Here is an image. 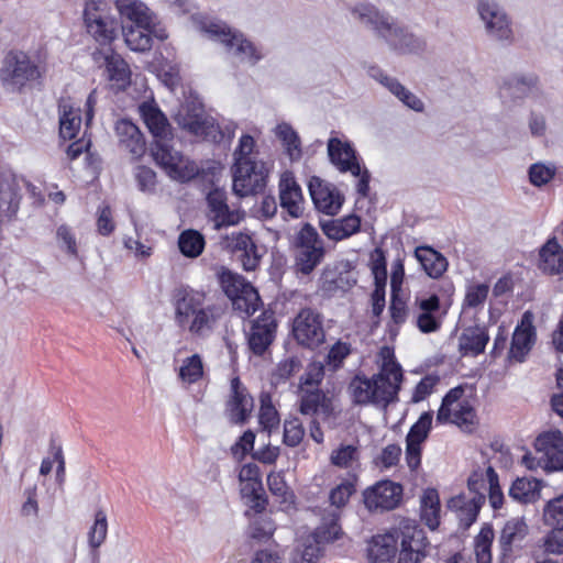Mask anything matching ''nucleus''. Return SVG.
<instances>
[{
	"label": "nucleus",
	"instance_id": "nucleus-30",
	"mask_svg": "<svg viewBox=\"0 0 563 563\" xmlns=\"http://www.w3.org/2000/svg\"><path fill=\"white\" fill-rule=\"evenodd\" d=\"M115 8L123 22H131L130 26H153L155 15L141 0H117Z\"/></svg>",
	"mask_w": 563,
	"mask_h": 563
},
{
	"label": "nucleus",
	"instance_id": "nucleus-24",
	"mask_svg": "<svg viewBox=\"0 0 563 563\" xmlns=\"http://www.w3.org/2000/svg\"><path fill=\"white\" fill-rule=\"evenodd\" d=\"M534 341L536 328L533 325V314L531 311H526L512 334L510 345L511 356L522 362L525 356L532 349Z\"/></svg>",
	"mask_w": 563,
	"mask_h": 563
},
{
	"label": "nucleus",
	"instance_id": "nucleus-58",
	"mask_svg": "<svg viewBox=\"0 0 563 563\" xmlns=\"http://www.w3.org/2000/svg\"><path fill=\"white\" fill-rule=\"evenodd\" d=\"M358 457V451L355 445L341 444L338 449L333 450L330 456V461L334 466L346 468L353 461Z\"/></svg>",
	"mask_w": 563,
	"mask_h": 563
},
{
	"label": "nucleus",
	"instance_id": "nucleus-56",
	"mask_svg": "<svg viewBox=\"0 0 563 563\" xmlns=\"http://www.w3.org/2000/svg\"><path fill=\"white\" fill-rule=\"evenodd\" d=\"M305 435V428L299 418L294 417L284 423V443L295 448L300 444Z\"/></svg>",
	"mask_w": 563,
	"mask_h": 563
},
{
	"label": "nucleus",
	"instance_id": "nucleus-47",
	"mask_svg": "<svg viewBox=\"0 0 563 563\" xmlns=\"http://www.w3.org/2000/svg\"><path fill=\"white\" fill-rule=\"evenodd\" d=\"M275 531V525L267 515H258L254 517L249 526L247 534L251 539L258 542L267 541Z\"/></svg>",
	"mask_w": 563,
	"mask_h": 563
},
{
	"label": "nucleus",
	"instance_id": "nucleus-4",
	"mask_svg": "<svg viewBox=\"0 0 563 563\" xmlns=\"http://www.w3.org/2000/svg\"><path fill=\"white\" fill-rule=\"evenodd\" d=\"M203 31L212 40L222 43L229 52L242 62L256 65L264 57L262 52L241 32L231 30L223 22H209L203 25Z\"/></svg>",
	"mask_w": 563,
	"mask_h": 563
},
{
	"label": "nucleus",
	"instance_id": "nucleus-27",
	"mask_svg": "<svg viewBox=\"0 0 563 563\" xmlns=\"http://www.w3.org/2000/svg\"><path fill=\"white\" fill-rule=\"evenodd\" d=\"M485 499V495H476L467 498L465 495L461 494L452 497L448 501V508L456 514L460 528L467 530L477 520Z\"/></svg>",
	"mask_w": 563,
	"mask_h": 563
},
{
	"label": "nucleus",
	"instance_id": "nucleus-14",
	"mask_svg": "<svg viewBox=\"0 0 563 563\" xmlns=\"http://www.w3.org/2000/svg\"><path fill=\"white\" fill-rule=\"evenodd\" d=\"M206 205L207 216L216 230L236 225L244 218V212L230 208L224 188L212 187L206 194Z\"/></svg>",
	"mask_w": 563,
	"mask_h": 563
},
{
	"label": "nucleus",
	"instance_id": "nucleus-1",
	"mask_svg": "<svg viewBox=\"0 0 563 563\" xmlns=\"http://www.w3.org/2000/svg\"><path fill=\"white\" fill-rule=\"evenodd\" d=\"M140 112L153 136L151 153L155 163L174 180L181 183L191 180L198 174V168L194 162L185 158L181 152L175 148L172 128L165 114L148 102L140 106Z\"/></svg>",
	"mask_w": 563,
	"mask_h": 563
},
{
	"label": "nucleus",
	"instance_id": "nucleus-53",
	"mask_svg": "<svg viewBox=\"0 0 563 563\" xmlns=\"http://www.w3.org/2000/svg\"><path fill=\"white\" fill-rule=\"evenodd\" d=\"M367 75L384 86L396 98L400 96L405 86L395 77L388 76L380 67L372 65L367 68Z\"/></svg>",
	"mask_w": 563,
	"mask_h": 563
},
{
	"label": "nucleus",
	"instance_id": "nucleus-42",
	"mask_svg": "<svg viewBox=\"0 0 563 563\" xmlns=\"http://www.w3.org/2000/svg\"><path fill=\"white\" fill-rule=\"evenodd\" d=\"M205 245V236L197 230L188 229L179 234L178 247L186 257H198L203 252Z\"/></svg>",
	"mask_w": 563,
	"mask_h": 563
},
{
	"label": "nucleus",
	"instance_id": "nucleus-48",
	"mask_svg": "<svg viewBox=\"0 0 563 563\" xmlns=\"http://www.w3.org/2000/svg\"><path fill=\"white\" fill-rule=\"evenodd\" d=\"M432 412L426 411L420 415L419 419L411 426L406 435V442L422 444L429 435L432 424Z\"/></svg>",
	"mask_w": 563,
	"mask_h": 563
},
{
	"label": "nucleus",
	"instance_id": "nucleus-52",
	"mask_svg": "<svg viewBox=\"0 0 563 563\" xmlns=\"http://www.w3.org/2000/svg\"><path fill=\"white\" fill-rule=\"evenodd\" d=\"M300 367L301 362L298 357L292 356L282 361L272 374V385L276 387L279 384L286 383V380L289 379L296 372H298Z\"/></svg>",
	"mask_w": 563,
	"mask_h": 563
},
{
	"label": "nucleus",
	"instance_id": "nucleus-22",
	"mask_svg": "<svg viewBox=\"0 0 563 563\" xmlns=\"http://www.w3.org/2000/svg\"><path fill=\"white\" fill-rule=\"evenodd\" d=\"M115 135L118 137L119 147L131 154L133 159H137L145 153L146 144L145 139L137 128L130 119H120L117 121Z\"/></svg>",
	"mask_w": 563,
	"mask_h": 563
},
{
	"label": "nucleus",
	"instance_id": "nucleus-19",
	"mask_svg": "<svg viewBox=\"0 0 563 563\" xmlns=\"http://www.w3.org/2000/svg\"><path fill=\"white\" fill-rule=\"evenodd\" d=\"M174 305L175 321L181 328H186L207 307L203 294L187 288L177 289Z\"/></svg>",
	"mask_w": 563,
	"mask_h": 563
},
{
	"label": "nucleus",
	"instance_id": "nucleus-60",
	"mask_svg": "<svg viewBox=\"0 0 563 563\" xmlns=\"http://www.w3.org/2000/svg\"><path fill=\"white\" fill-rule=\"evenodd\" d=\"M451 422L464 430L471 431L476 422V412L467 401H464L453 412Z\"/></svg>",
	"mask_w": 563,
	"mask_h": 563
},
{
	"label": "nucleus",
	"instance_id": "nucleus-34",
	"mask_svg": "<svg viewBox=\"0 0 563 563\" xmlns=\"http://www.w3.org/2000/svg\"><path fill=\"white\" fill-rule=\"evenodd\" d=\"M415 256L426 274L431 278H440L448 268L446 258L431 246H418Z\"/></svg>",
	"mask_w": 563,
	"mask_h": 563
},
{
	"label": "nucleus",
	"instance_id": "nucleus-6",
	"mask_svg": "<svg viewBox=\"0 0 563 563\" xmlns=\"http://www.w3.org/2000/svg\"><path fill=\"white\" fill-rule=\"evenodd\" d=\"M357 12L361 22L369 27L378 38H382L391 51L396 52V45L404 42L408 26L374 5H364Z\"/></svg>",
	"mask_w": 563,
	"mask_h": 563
},
{
	"label": "nucleus",
	"instance_id": "nucleus-18",
	"mask_svg": "<svg viewBox=\"0 0 563 563\" xmlns=\"http://www.w3.org/2000/svg\"><path fill=\"white\" fill-rule=\"evenodd\" d=\"M298 411L312 419L328 421L335 416L333 400L321 388H301L299 390Z\"/></svg>",
	"mask_w": 563,
	"mask_h": 563
},
{
	"label": "nucleus",
	"instance_id": "nucleus-21",
	"mask_svg": "<svg viewBox=\"0 0 563 563\" xmlns=\"http://www.w3.org/2000/svg\"><path fill=\"white\" fill-rule=\"evenodd\" d=\"M308 189L317 210L329 216H333L340 210L343 199L335 188H331L321 178L311 177Z\"/></svg>",
	"mask_w": 563,
	"mask_h": 563
},
{
	"label": "nucleus",
	"instance_id": "nucleus-64",
	"mask_svg": "<svg viewBox=\"0 0 563 563\" xmlns=\"http://www.w3.org/2000/svg\"><path fill=\"white\" fill-rule=\"evenodd\" d=\"M134 177L137 188L146 194H153L156 188V173L147 167L140 165L135 168Z\"/></svg>",
	"mask_w": 563,
	"mask_h": 563
},
{
	"label": "nucleus",
	"instance_id": "nucleus-20",
	"mask_svg": "<svg viewBox=\"0 0 563 563\" xmlns=\"http://www.w3.org/2000/svg\"><path fill=\"white\" fill-rule=\"evenodd\" d=\"M279 206L283 212L292 219L303 216V196L301 187L291 174H284L279 180Z\"/></svg>",
	"mask_w": 563,
	"mask_h": 563
},
{
	"label": "nucleus",
	"instance_id": "nucleus-26",
	"mask_svg": "<svg viewBox=\"0 0 563 563\" xmlns=\"http://www.w3.org/2000/svg\"><path fill=\"white\" fill-rule=\"evenodd\" d=\"M328 155L330 162L341 172H350L352 175L360 174V162L357 153L349 142H342L338 137L328 141Z\"/></svg>",
	"mask_w": 563,
	"mask_h": 563
},
{
	"label": "nucleus",
	"instance_id": "nucleus-41",
	"mask_svg": "<svg viewBox=\"0 0 563 563\" xmlns=\"http://www.w3.org/2000/svg\"><path fill=\"white\" fill-rule=\"evenodd\" d=\"M421 520L430 530H435L440 525V499L433 488L427 489L421 497Z\"/></svg>",
	"mask_w": 563,
	"mask_h": 563
},
{
	"label": "nucleus",
	"instance_id": "nucleus-9",
	"mask_svg": "<svg viewBox=\"0 0 563 563\" xmlns=\"http://www.w3.org/2000/svg\"><path fill=\"white\" fill-rule=\"evenodd\" d=\"M177 123L191 134L220 143L224 134L216 120L206 114L200 102H187L176 115Z\"/></svg>",
	"mask_w": 563,
	"mask_h": 563
},
{
	"label": "nucleus",
	"instance_id": "nucleus-36",
	"mask_svg": "<svg viewBox=\"0 0 563 563\" xmlns=\"http://www.w3.org/2000/svg\"><path fill=\"white\" fill-rule=\"evenodd\" d=\"M536 85L534 77L514 76L504 80L499 88V96L504 103L525 98Z\"/></svg>",
	"mask_w": 563,
	"mask_h": 563
},
{
	"label": "nucleus",
	"instance_id": "nucleus-55",
	"mask_svg": "<svg viewBox=\"0 0 563 563\" xmlns=\"http://www.w3.org/2000/svg\"><path fill=\"white\" fill-rule=\"evenodd\" d=\"M528 174L529 180L533 186L542 187L554 178L556 168L554 165L534 163L529 167Z\"/></svg>",
	"mask_w": 563,
	"mask_h": 563
},
{
	"label": "nucleus",
	"instance_id": "nucleus-13",
	"mask_svg": "<svg viewBox=\"0 0 563 563\" xmlns=\"http://www.w3.org/2000/svg\"><path fill=\"white\" fill-rule=\"evenodd\" d=\"M292 334L298 344L316 349L325 340L322 317L311 308L301 309L292 322Z\"/></svg>",
	"mask_w": 563,
	"mask_h": 563
},
{
	"label": "nucleus",
	"instance_id": "nucleus-59",
	"mask_svg": "<svg viewBox=\"0 0 563 563\" xmlns=\"http://www.w3.org/2000/svg\"><path fill=\"white\" fill-rule=\"evenodd\" d=\"M324 377V364L321 362H313L308 365L305 374L300 377L301 388H319Z\"/></svg>",
	"mask_w": 563,
	"mask_h": 563
},
{
	"label": "nucleus",
	"instance_id": "nucleus-33",
	"mask_svg": "<svg viewBox=\"0 0 563 563\" xmlns=\"http://www.w3.org/2000/svg\"><path fill=\"white\" fill-rule=\"evenodd\" d=\"M320 228L330 240L341 241L360 231L361 219L356 214H350L336 220H322Z\"/></svg>",
	"mask_w": 563,
	"mask_h": 563
},
{
	"label": "nucleus",
	"instance_id": "nucleus-46",
	"mask_svg": "<svg viewBox=\"0 0 563 563\" xmlns=\"http://www.w3.org/2000/svg\"><path fill=\"white\" fill-rule=\"evenodd\" d=\"M494 540V529L490 525L482 527L478 536L475 539V555L477 563L492 562V543Z\"/></svg>",
	"mask_w": 563,
	"mask_h": 563
},
{
	"label": "nucleus",
	"instance_id": "nucleus-38",
	"mask_svg": "<svg viewBox=\"0 0 563 563\" xmlns=\"http://www.w3.org/2000/svg\"><path fill=\"white\" fill-rule=\"evenodd\" d=\"M104 59L108 78L111 81H115L121 88L129 85L131 71L126 62L114 54L111 47H108L104 53Z\"/></svg>",
	"mask_w": 563,
	"mask_h": 563
},
{
	"label": "nucleus",
	"instance_id": "nucleus-39",
	"mask_svg": "<svg viewBox=\"0 0 563 563\" xmlns=\"http://www.w3.org/2000/svg\"><path fill=\"white\" fill-rule=\"evenodd\" d=\"M152 26H128L122 25V33L126 46L134 52H146L152 48L153 40L151 38Z\"/></svg>",
	"mask_w": 563,
	"mask_h": 563
},
{
	"label": "nucleus",
	"instance_id": "nucleus-43",
	"mask_svg": "<svg viewBox=\"0 0 563 563\" xmlns=\"http://www.w3.org/2000/svg\"><path fill=\"white\" fill-rule=\"evenodd\" d=\"M229 417L233 423L243 424L246 422L250 412L253 409V398L246 393H236L232 395L228 404Z\"/></svg>",
	"mask_w": 563,
	"mask_h": 563
},
{
	"label": "nucleus",
	"instance_id": "nucleus-3",
	"mask_svg": "<svg viewBox=\"0 0 563 563\" xmlns=\"http://www.w3.org/2000/svg\"><path fill=\"white\" fill-rule=\"evenodd\" d=\"M42 76L37 60L22 49H9L0 60V87L5 93H24Z\"/></svg>",
	"mask_w": 563,
	"mask_h": 563
},
{
	"label": "nucleus",
	"instance_id": "nucleus-16",
	"mask_svg": "<svg viewBox=\"0 0 563 563\" xmlns=\"http://www.w3.org/2000/svg\"><path fill=\"white\" fill-rule=\"evenodd\" d=\"M356 282L357 279L351 263L349 261H341L328 264L323 268L319 289L324 296L332 297L339 291H349Z\"/></svg>",
	"mask_w": 563,
	"mask_h": 563
},
{
	"label": "nucleus",
	"instance_id": "nucleus-5",
	"mask_svg": "<svg viewBox=\"0 0 563 563\" xmlns=\"http://www.w3.org/2000/svg\"><path fill=\"white\" fill-rule=\"evenodd\" d=\"M357 12L361 22L369 27L378 38H382L391 51L396 52V45L404 42L408 26L374 5H364Z\"/></svg>",
	"mask_w": 563,
	"mask_h": 563
},
{
	"label": "nucleus",
	"instance_id": "nucleus-49",
	"mask_svg": "<svg viewBox=\"0 0 563 563\" xmlns=\"http://www.w3.org/2000/svg\"><path fill=\"white\" fill-rule=\"evenodd\" d=\"M544 522L554 530L563 531V495L547 503L543 510Z\"/></svg>",
	"mask_w": 563,
	"mask_h": 563
},
{
	"label": "nucleus",
	"instance_id": "nucleus-8",
	"mask_svg": "<svg viewBox=\"0 0 563 563\" xmlns=\"http://www.w3.org/2000/svg\"><path fill=\"white\" fill-rule=\"evenodd\" d=\"M268 169L263 161H240L232 166L233 192L241 197L262 192L266 187Z\"/></svg>",
	"mask_w": 563,
	"mask_h": 563
},
{
	"label": "nucleus",
	"instance_id": "nucleus-57",
	"mask_svg": "<svg viewBox=\"0 0 563 563\" xmlns=\"http://www.w3.org/2000/svg\"><path fill=\"white\" fill-rule=\"evenodd\" d=\"M427 48V42L423 37L416 35L409 29L405 35L404 42L396 45V53L400 55L421 54Z\"/></svg>",
	"mask_w": 563,
	"mask_h": 563
},
{
	"label": "nucleus",
	"instance_id": "nucleus-12",
	"mask_svg": "<svg viewBox=\"0 0 563 563\" xmlns=\"http://www.w3.org/2000/svg\"><path fill=\"white\" fill-rule=\"evenodd\" d=\"M529 527L525 518H511L501 528L498 547L501 563H512L526 547Z\"/></svg>",
	"mask_w": 563,
	"mask_h": 563
},
{
	"label": "nucleus",
	"instance_id": "nucleus-25",
	"mask_svg": "<svg viewBox=\"0 0 563 563\" xmlns=\"http://www.w3.org/2000/svg\"><path fill=\"white\" fill-rule=\"evenodd\" d=\"M416 305L420 309L417 317V327L420 332L432 333L439 331L442 324L440 297L435 294L429 297H417Z\"/></svg>",
	"mask_w": 563,
	"mask_h": 563
},
{
	"label": "nucleus",
	"instance_id": "nucleus-23",
	"mask_svg": "<svg viewBox=\"0 0 563 563\" xmlns=\"http://www.w3.org/2000/svg\"><path fill=\"white\" fill-rule=\"evenodd\" d=\"M277 323L273 316L263 313L252 322L247 336L249 347L255 355H263L275 338Z\"/></svg>",
	"mask_w": 563,
	"mask_h": 563
},
{
	"label": "nucleus",
	"instance_id": "nucleus-37",
	"mask_svg": "<svg viewBox=\"0 0 563 563\" xmlns=\"http://www.w3.org/2000/svg\"><path fill=\"white\" fill-rule=\"evenodd\" d=\"M219 317L220 309L214 305H208L203 311L191 319L186 328L196 336L207 338L212 333Z\"/></svg>",
	"mask_w": 563,
	"mask_h": 563
},
{
	"label": "nucleus",
	"instance_id": "nucleus-2",
	"mask_svg": "<svg viewBox=\"0 0 563 563\" xmlns=\"http://www.w3.org/2000/svg\"><path fill=\"white\" fill-rule=\"evenodd\" d=\"M380 355L383 364L378 374L373 375L372 378L357 374L352 378L349 390L354 404L387 407L398 399L404 378L402 368L389 347H383Z\"/></svg>",
	"mask_w": 563,
	"mask_h": 563
},
{
	"label": "nucleus",
	"instance_id": "nucleus-40",
	"mask_svg": "<svg viewBox=\"0 0 563 563\" xmlns=\"http://www.w3.org/2000/svg\"><path fill=\"white\" fill-rule=\"evenodd\" d=\"M541 483L534 478L526 477L514 481L509 488V496L519 503H534L540 496Z\"/></svg>",
	"mask_w": 563,
	"mask_h": 563
},
{
	"label": "nucleus",
	"instance_id": "nucleus-35",
	"mask_svg": "<svg viewBox=\"0 0 563 563\" xmlns=\"http://www.w3.org/2000/svg\"><path fill=\"white\" fill-rule=\"evenodd\" d=\"M539 268L550 275L563 272V249L555 238L549 239L539 252Z\"/></svg>",
	"mask_w": 563,
	"mask_h": 563
},
{
	"label": "nucleus",
	"instance_id": "nucleus-32",
	"mask_svg": "<svg viewBox=\"0 0 563 563\" xmlns=\"http://www.w3.org/2000/svg\"><path fill=\"white\" fill-rule=\"evenodd\" d=\"M399 543L398 530L385 534L374 536L368 543L367 556L375 562H388L395 558Z\"/></svg>",
	"mask_w": 563,
	"mask_h": 563
},
{
	"label": "nucleus",
	"instance_id": "nucleus-11",
	"mask_svg": "<svg viewBox=\"0 0 563 563\" xmlns=\"http://www.w3.org/2000/svg\"><path fill=\"white\" fill-rule=\"evenodd\" d=\"M100 0H86L84 23L90 34L101 46H109L117 37V22L101 9Z\"/></svg>",
	"mask_w": 563,
	"mask_h": 563
},
{
	"label": "nucleus",
	"instance_id": "nucleus-50",
	"mask_svg": "<svg viewBox=\"0 0 563 563\" xmlns=\"http://www.w3.org/2000/svg\"><path fill=\"white\" fill-rule=\"evenodd\" d=\"M179 378L189 384L198 382L203 375V364L199 354L187 357L179 368Z\"/></svg>",
	"mask_w": 563,
	"mask_h": 563
},
{
	"label": "nucleus",
	"instance_id": "nucleus-63",
	"mask_svg": "<svg viewBox=\"0 0 563 563\" xmlns=\"http://www.w3.org/2000/svg\"><path fill=\"white\" fill-rule=\"evenodd\" d=\"M351 354V344L342 341L335 342L325 357V363L333 371L339 369L343 361Z\"/></svg>",
	"mask_w": 563,
	"mask_h": 563
},
{
	"label": "nucleus",
	"instance_id": "nucleus-54",
	"mask_svg": "<svg viewBox=\"0 0 563 563\" xmlns=\"http://www.w3.org/2000/svg\"><path fill=\"white\" fill-rule=\"evenodd\" d=\"M108 531V522H107V515L103 510H98L95 515V522L91 526L88 538H89V545L92 549L99 548L106 537Z\"/></svg>",
	"mask_w": 563,
	"mask_h": 563
},
{
	"label": "nucleus",
	"instance_id": "nucleus-7",
	"mask_svg": "<svg viewBox=\"0 0 563 563\" xmlns=\"http://www.w3.org/2000/svg\"><path fill=\"white\" fill-rule=\"evenodd\" d=\"M296 250V267L303 275H309L324 257L323 241L316 228L305 223L294 238Z\"/></svg>",
	"mask_w": 563,
	"mask_h": 563
},
{
	"label": "nucleus",
	"instance_id": "nucleus-61",
	"mask_svg": "<svg viewBox=\"0 0 563 563\" xmlns=\"http://www.w3.org/2000/svg\"><path fill=\"white\" fill-rule=\"evenodd\" d=\"M486 477L488 483V500L490 506L497 510L500 509L504 504V494L501 492L499 481H498V474L496 471L489 466L486 470Z\"/></svg>",
	"mask_w": 563,
	"mask_h": 563
},
{
	"label": "nucleus",
	"instance_id": "nucleus-17",
	"mask_svg": "<svg viewBox=\"0 0 563 563\" xmlns=\"http://www.w3.org/2000/svg\"><path fill=\"white\" fill-rule=\"evenodd\" d=\"M402 486L389 479H384L365 489L364 504L371 511L393 510L402 500Z\"/></svg>",
	"mask_w": 563,
	"mask_h": 563
},
{
	"label": "nucleus",
	"instance_id": "nucleus-29",
	"mask_svg": "<svg viewBox=\"0 0 563 563\" xmlns=\"http://www.w3.org/2000/svg\"><path fill=\"white\" fill-rule=\"evenodd\" d=\"M227 246L233 252H240L244 271H254L260 263L257 246L251 235L245 232H233L225 236Z\"/></svg>",
	"mask_w": 563,
	"mask_h": 563
},
{
	"label": "nucleus",
	"instance_id": "nucleus-10",
	"mask_svg": "<svg viewBox=\"0 0 563 563\" xmlns=\"http://www.w3.org/2000/svg\"><path fill=\"white\" fill-rule=\"evenodd\" d=\"M477 12L490 38L504 45L512 44L514 32L511 21L503 7L495 1L479 0Z\"/></svg>",
	"mask_w": 563,
	"mask_h": 563
},
{
	"label": "nucleus",
	"instance_id": "nucleus-31",
	"mask_svg": "<svg viewBox=\"0 0 563 563\" xmlns=\"http://www.w3.org/2000/svg\"><path fill=\"white\" fill-rule=\"evenodd\" d=\"M489 334L485 327L475 324L467 327L459 336V351L463 356H477L485 351Z\"/></svg>",
	"mask_w": 563,
	"mask_h": 563
},
{
	"label": "nucleus",
	"instance_id": "nucleus-51",
	"mask_svg": "<svg viewBox=\"0 0 563 563\" xmlns=\"http://www.w3.org/2000/svg\"><path fill=\"white\" fill-rule=\"evenodd\" d=\"M260 423L264 430L271 432L274 428L279 424V416L275 407L272 405V399L268 394L261 396V408H260Z\"/></svg>",
	"mask_w": 563,
	"mask_h": 563
},
{
	"label": "nucleus",
	"instance_id": "nucleus-28",
	"mask_svg": "<svg viewBox=\"0 0 563 563\" xmlns=\"http://www.w3.org/2000/svg\"><path fill=\"white\" fill-rule=\"evenodd\" d=\"M534 445L538 451L544 452L548 471H563V434L561 431L540 434L536 439Z\"/></svg>",
	"mask_w": 563,
	"mask_h": 563
},
{
	"label": "nucleus",
	"instance_id": "nucleus-15",
	"mask_svg": "<svg viewBox=\"0 0 563 563\" xmlns=\"http://www.w3.org/2000/svg\"><path fill=\"white\" fill-rule=\"evenodd\" d=\"M397 530L400 544L398 563H421L429 547L424 531L409 522L401 525Z\"/></svg>",
	"mask_w": 563,
	"mask_h": 563
},
{
	"label": "nucleus",
	"instance_id": "nucleus-44",
	"mask_svg": "<svg viewBox=\"0 0 563 563\" xmlns=\"http://www.w3.org/2000/svg\"><path fill=\"white\" fill-rule=\"evenodd\" d=\"M276 136L283 142V145L290 159L301 157V141L298 133L288 123H280L276 126Z\"/></svg>",
	"mask_w": 563,
	"mask_h": 563
},
{
	"label": "nucleus",
	"instance_id": "nucleus-45",
	"mask_svg": "<svg viewBox=\"0 0 563 563\" xmlns=\"http://www.w3.org/2000/svg\"><path fill=\"white\" fill-rule=\"evenodd\" d=\"M59 134L65 140L76 137L80 128L81 119L70 106L59 104Z\"/></svg>",
	"mask_w": 563,
	"mask_h": 563
},
{
	"label": "nucleus",
	"instance_id": "nucleus-62",
	"mask_svg": "<svg viewBox=\"0 0 563 563\" xmlns=\"http://www.w3.org/2000/svg\"><path fill=\"white\" fill-rule=\"evenodd\" d=\"M489 286L487 284L471 285L466 289L463 307L477 308L484 305L488 297Z\"/></svg>",
	"mask_w": 563,
	"mask_h": 563
}]
</instances>
